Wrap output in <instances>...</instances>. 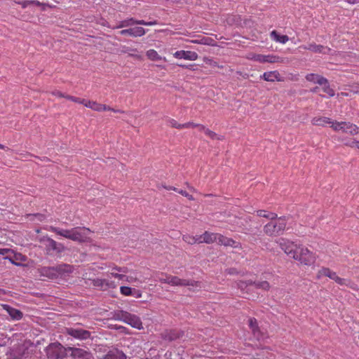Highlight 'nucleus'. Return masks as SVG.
<instances>
[{
    "label": "nucleus",
    "instance_id": "obj_45",
    "mask_svg": "<svg viewBox=\"0 0 359 359\" xmlns=\"http://www.w3.org/2000/svg\"><path fill=\"white\" fill-rule=\"evenodd\" d=\"M110 275L115 278L125 281L126 274L111 272Z\"/></svg>",
    "mask_w": 359,
    "mask_h": 359
},
{
    "label": "nucleus",
    "instance_id": "obj_16",
    "mask_svg": "<svg viewBox=\"0 0 359 359\" xmlns=\"http://www.w3.org/2000/svg\"><path fill=\"white\" fill-rule=\"evenodd\" d=\"M133 25L151 26V25H157V21L154 20V21H150V22H146L142 20H135L133 18H130L122 20V25H123L125 27H128L132 26Z\"/></svg>",
    "mask_w": 359,
    "mask_h": 359
},
{
    "label": "nucleus",
    "instance_id": "obj_39",
    "mask_svg": "<svg viewBox=\"0 0 359 359\" xmlns=\"http://www.w3.org/2000/svg\"><path fill=\"white\" fill-rule=\"evenodd\" d=\"M120 292L124 296H131L133 294V289L128 286H121L120 287Z\"/></svg>",
    "mask_w": 359,
    "mask_h": 359
},
{
    "label": "nucleus",
    "instance_id": "obj_50",
    "mask_svg": "<svg viewBox=\"0 0 359 359\" xmlns=\"http://www.w3.org/2000/svg\"><path fill=\"white\" fill-rule=\"evenodd\" d=\"M269 57L266 60V62L274 63L278 62L279 57L273 55H268Z\"/></svg>",
    "mask_w": 359,
    "mask_h": 359
},
{
    "label": "nucleus",
    "instance_id": "obj_44",
    "mask_svg": "<svg viewBox=\"0 0 359 359\" xmlns=\"http://www.w3.org/2000/svg\"><path fill=\"white\" fill-rule=\"evenodd\" d=\"M65 98L67 99V100H69L71 101H73L74 102H77V103H79V104H83L84 105H85V103H86V100L84 99H81V98L76 97H74V96H71V95H69L65 96Z\"/></svg>",
    "mask_w": 359,
    "mask_h": 359
},
{
    "label": "nucleus",
    "instance_id": "obj_64",
    "mask_svg": "<svg viewBox=\"0 0 359 359\" xmlns=\"http://www.w3.org/2000/svg\"><path fill=\"white\" fill-rule=\"evenodd\" d=\"M30 4H35V5H36V6H41V5H42V4H41V3H40V2H39V1H30Z\"/></svg>",
    "mask_w": 359,
    "mask_h": 359
},
{
    "label": "nucleus",
    "instance_id": "obj_46",
    "mask_svg": "<svg viewBox=\"0 0 359 359\" xmlns=\"http://www.w3.org/2000/svg\"><path fill=\"white\" fill-rule=\"evenodd\" d=\"M344 285H346V286L349 287L350 288H351L352 290H353L355 291H358L359 290L358 286L355 283H352L349 280H347L346 284H344Z\"/></svg>",
    "mask_w": 359,
    "mask_h": 359
},
{
    "label": "nucleus",
    "instance_id": "obj_55",
    "mask_svg": "<svg viewBox=\"0 0 359 359\" xmlns=\"http://www.w3.org/2000/svg\"><path fill=\"white\" fill-rule=\"evenodd\" d=\"M133 294L132 296H134L136 298H140L142 297V292L138 290H133Z\"/></svg>",
    "mask_w": 359,
    "mask_h": 359
},
{
    "label": "nucleus",
    "instance_id": "obj_38",
    "mask_svg": "<svg viewBox=\"0 0 359 359\" xmlns=\"http://www.w3.org/2000/svg\"><path fill=\"white\" fill-rule=\"evenodd\" d=\"M205 135L210 137L212 140H222L224 139V136L217 135L210 129L205 130Z\"/></svg>",
    "mask_w": 359,
    "mask_h": 359
},
{
    "label": "nucleus",
    "instance_id": "obj_6",
    "mask_svg": "<svg viewBox=\"0 0 359 359\" xmlns=\"http://www.w3.org/2000/svg\"><path fill=\"white\" fill-rule=\"evenodd\" d=\"M323 277H328L330 279L334 280L337 284L340 285L346 284L347 282V279L340 278L339 276H338L336 272L333 271L332 270L327 267H322L320 269L318 270L316 274L317 279H320Z\"/></svg>",
    "mask_w": 359,
    "mask_h": 359
},
{
    "label": "nucleus",
    "instance_id": "obj_47",
    "mask_svg": "<svg viewBox=\"0 0 359 359\" xmlns=\"http://www.w3.org/2000/svg\"><path fill=\"white\" fill-rule=\"evenodd\" d=\"M177 193H179L180 194L187 197L189 200L190 201H193L194 200V197L189 194L186 191H184V190H181V189H177V191H176Z\"/></svg>",
    "mask_w": 359,
    "mask_h": 359
},
{
    "label": "nucleus",
    "instance_id": "obj_12",
    "mask_svg": "<svg viewBox=\"0 0 359 359\" xmlns=\"http://www.w3.org/2000/svg\"><path fill=\"white\" fill-rule=\"evenodd\" d=\"M67 334L79 339H86L90 337V332L83 329L67 328Z\"/></svg>",
    "mask_w": 359,
    "mask_h": 359
},
{
    "label": "nucleus",
    "instance_id": "obj_36",
    "mask_svg": "<svg viewBox=\"0 0 359 359\" xmlns=\"http://www.w3.org/2000/svg\"><path fill=\"white\" fill-rule=\"evenodd\" d=\"M253 285H255L257 288L262 289L264 291H269L271 288V285L266 280L262 281H253Z\"/></svg>",
    "mask_w": 359,
    "mask_h": 359
},
{
    "label": "nucleus",
    "instance_id": "obj_20",
    "mask_svg": "<svg viewBox=\"0 0 359 359\" xmlns=\"http://www.w3.org/2000/svg\"><path fill=\"white\" fill-rule=\"evenodd\" d=\"M249 326L252 330L254 337L257 338V340L264 339L263 334L258 327L257 320L255 318L249 319Z\"/></svg>",
    "mask_w": 359,
    "mask_h": 359
},
{
    "label": "nucleus",
    "instance_id": "obj_43",
    "mask_svg": "<svg viewBox=\"0 0 359 359\" xmlns=\"http://www.w3.org/2000/svg\"><path fill=\"white\" fill-rule=\"evenodd\" d=\"M28 217H30L29 219L34 221L36 219L39 222H42L45 219V216L41 214H34V215H27Z\"/></svg>",
    "mask_w": 359,
    "mask_h": 359
},
{
    "label": "nucleus",
    "instance_id": "obj_53",
    "mask_svg": "<svg viewBox=\"0 0 359 359\" xmlns=\"http://www.w3.org/2000/svg\"><path fill=\"white\" fill-rule=\"evenodd\" d=\"M196 125H197V123H194L193 122H188V123L182 124V128H188L190 127L196 128Z\"/></svg>",
    "mask_w": 359,
    "mask_h": 359
},
{
    "label": "nucleus",
    "instance_id": "obj_15",
    "mask_svg": "<svg viewBox=\"0 0 359 359\" xmlns=\"http://www.w3.org/2000/svg\"><path fill=\"white\" fill-rule=\"evenodd\" d=\"M124 323L138 330H141L142 328V323L140 317L128 312Z\"/></svg>",
    "mask_w": 359,
    "mask_h": 359
},
{
    "label": "nucleus",
    "instance_id": "obj_35",
    "mask_svg": "<svg viewBox=\"0 0 359 359\" xmlns=\"http://www.w3.org/2000/svg\"><path fill=\"white\" fill-rule=\"evenodd\" d=\"M324 80L325 83L320 84V86H322V89L325 93L330 97H333L334 95V90L330 87L328 80L326 78Z\"/></svg>",
    "mask_w": 359,
    "mask_h": 359
},
{
    "label": "nucleus",
    "instance_id": "obj_4",
    "mask_svg": "<svg viewBox=\"0 0 359 359\" xmlns=\"http://www.w3.org/2000/svg\"><path fill=\"white\" fill-rule=\"evenodd\" d=\"M48 359H62L66 355V349L58 342L50 344L46 348Z\"/></svg>",
    "mask_w": 359,
    "mask_h": 359
},
{
    "label": "nucleus",
    "instance_id": "obj_25",
    "mask_svg": "<svg viewBox=\"0 0 359 359\" xmlns=\"http://www.w3.org/2000/svg\"><path fill=\"white\" fill-rule=\"evenodd\" d=\"M306 79L309 82L318 83L319 85L323 84L324 83H325V81L324 80L325 77H323L319 74H313V73L307 74L306 76Z\"/></svg>",
    "mask_w": 359,
    "mask_h": 359
},
{
    "label": "nucleus",
    "instance_id": "obj_26",
    "mask_svg": "<svg viewBox=\"0 0 359 359\" xmlns=\"http://www.w3.org/2000/svg\"><path fill=\"white\" fill-rule=\"evenodd\" d=\"M273 40L280 43H285L288 41L289 38L287 35H280L276 30H273L270 34Z\"/></svg>",
    "mask_w": 359,
    "mask_h": 359
},
{
    "label": "nucleus",
    "instance_id": "obj_19",
    "mask_svg": "<svg viewBox=\"0 0 359 359\" xmlns=\"http://www.w3.org/2000/svg\"><path fill=\"white\" fill-rule=\"evenodd\" d=\"M261 79L269 82L283 81V79L278 71H271L264 72L261 76Z\"/></svg>",
    "mask_w": 359,
    "mask_h": 359
},
{
    "label": "nucleus",
    "instance_id": "obj_58",
    "mask_svg": "<svg viewBox=\"0 0 359 359\" xmlns=\"http://www.w3.org/2000/svg\"><path fill=\"white\" fill-rule=\"evenodd\" d=\"M196 128H198L201 131H203L205 133V130H208V128H206L205 126L201 124L196 125Z\"/></svg>",
    "mask_w": 359,
    "mask_h": 359
},
{
    "label": "nucleus",
    "instance_id": "obj_42",
    "mask_svg": "<svg viewBox=\"0 0 359 359\" xmlns=\"http://www.w3.org/2000/svg\"><path fill=\"white\" fill-rule=\"evenodd\" d=\"M182 336V332L176 331V330H172V331H170V334H169V339L175 340L176 339L180 338Z\"/></svg>",
    "mask_w": 359,
    "mask_h": 359
},
{
    "label": "nucleus",
    "instance_id": "obj_34",
    "mask_svg": "<svg viewBox=\"0 0 359 359\" xmlns=\"http://www.w3.org/2000/svg\"><path fill=\"white\" fill-rule=\"evenodd\" d=\"M69 349L72 351V355L74 358H84L86 355L87 354V352L81 348H69Z\"/></svg>",
    "mask_w": 359,
    "mask_h": 359
},
{
    "label": "nucleus",
    "instance_id": "obj_40",
    "mask_svg": "<svg viewBox=\"0 0 359 359\" xmlns=\"http://www.w3.org/2000/svg\"><path fill=\"white\" fill-rule=\"evenodd\" d=\"M199 44H204L208 46H215V43L214 39L210 37H203L200 39Z\"/></svg>",
    "mask_w": 359,
    "mask_h": 359
},
{
    "label": "nucleus",
    "instance_id": "obj_57",
    "mask_svg": "<svg viewBox=\"0 0 359 359\" xmlns=\"http://www.w3.org/2000/svg\"><path fill=\"white\" fill-rule=\"evenodd\" d=\"M161 187H163V189H166V190H173V191H177V189L174 187H172V186H166L165 184H161Z\"/></svg>",
    "mask_w": 359,
    "mask_h": 359
},
{
    "label": "nucleus",
    "instance_id": "obj_13",
    "mask_svg": "<svg viewBox=\"0 0 359 359\" xmlns=\"http://www.w3.org/2000/svg\"><path fill=\"white\" fill-rule=\"evenodd\" d=\"M217 243L221 245L230 246L234 248L241 249V244L232 238H227L222 234L218 233V238L217 241Z\"/></svg>",
    "mask_w": 359,
    "mask_h": 359
},
{
    "label": "nucleus",
    "instance_id": "obj_52",
    "mask_svg": "<svg viewBox=\"0 0 359 359\" xmlns=\"http://www.w3.org/2000/svg\"><path fill=\"white\" fill-rule=\"evenodd\" d=\"M226 273L229 275H236L238 273L236 269L235 268H229L226 269Z\"/></svg>",
    "mask_w": 359,
    "mask_h": 359
},
{
    "label": "nucleus",
    "instance_id": "obj_14",
    "mask_svg": "<svg viewBox=\"0 0 359 359\" xmlns=\"http://www.w3.org/2000/svg\"><path fill=\"white\" fill-rule=\"evenodd\" d=\"M146 33L145 29L142 27H136L120 31V34L123 36L128 35L133 37L142 36Z\"/></svg>",
    "mask_w": 359,
    "mask_h": 359
},
{
    "label": "nucleus",
    "instance_id": "obj_3",
    "mask_svg": "<svg viewBox=\"0 0 359 359\" xmlns=\"http://www.w3.org/2000/svg\"><path fill=\"white\" fill-rule=\"evenodd\" d=\"M287 221L285 217H280L271 220L263 228L264 233L269 236L282 235L286 229Z\"/></svg>",
    "mask_w": 359,
    "mask_h": 359
},
{
    "label": "nucleus",
    "instance_id": "obj_59",
    "mask_svg": "<svg viewBox=\"0 0 359 359\" xmlns=\"http://www.w3.org/2000/svg\"><path fill=\"white\" fill-rule=\"evenodd\" d=\"M10 250L8 249H2V248H0V255H6L7 254L8 252H9Z\"/></svg>",
    "mask_w": 359,
    "mask_h": 359
},
{
    "label": "nucleus",
    "instance_id": "obj_18",
    "mask_svg": "<svg viewBox=\"0 0 359 359\" xmlns=\"http://www.w3.org/2000/svg\"><path fill=\"white\" fill-rule=\"evenodd\" d=\"M174 57L178 59H185L194 61L198 58V54L194 51L179 50L173 54Z\"/></svg>",
    "mask_w": 359,
    "mask_h": 359
},
{
    "label": "nucleus",
    "instance_id": "obj_37",
    "mask_svg": "<svg viewBox=\"0 0 359 359\" xmlns=\"http://www.w3.org/2000/svg\"><path fill=\"white\" fill-rule=\"evenodd\" d=\"M253 285V281L251 280H239L237 282L238 287L242 291L244 292L245 290L250 285Z\"/></svg>",
    "mask_w": 359,
    "mask_h": 359
},
{
    "label": "nucleus",
    "instance_id": "obj_51",
    "mask_svg": "<svg viewBox=\"0 0 359 359\" xmlns=\"http://www.w3.org/2000/svg\"><path fill=\"white\" fill-rule=\"evenodd\" d=\"M269 57V56L263 55H257L256 56V60L260 62H266V60Z\"/></svg>",
    "mask_w": 359,
    "mask_h": 359
},
{
    "label": "nucleus",
    "instance_id": "obj_29",
    "mask_svg": "<svg viewBox=\"0 0 359 359\" xmlns=\"http://www.w3.org/2000/svg\"><path fill=\"white\" fill-rule=\"evenodd\" d=\"M127 314V311L118 310L111 313V318L116 320L125 322Z\"/></svg>",
    "mask_w": 359,
    "mask_h": 359
},
{
    "label": "nucleus",
    "instance_id": "obj_30",
    "mask_svg": "<svg viewBox=\"0 0 359 359\" xmlns=\"http://www.w3.org/2000/svg\"><path fill=\"white\" fill-rule=\"evenodd\" d=\"M257 215L259 217H265L270 220H273L277 218V214L271 212H268L264 210H259L257 211Z\"/></svg>",
    "mask_w": 359,
    "mask_h": 359
},
{
    "label": "nucleus",
    "instance_id": "obj_1",
    "mask_svg": "<svg viewBox=\"0 0 359 359\" xmlns=\"http://www.w3.org/2000/svg\"><path fill=\"white\" fill-rule=\"evenodd\" d=\"M46 229L55 233L58 236L79 243L90 241L89 234L91 233V231L88 228L76 226L70 229H63L56 226H50L48 228H46Z\"/></svg>",
    "mask_w": 359,
    "mask_h": 359
},
{
    "label": "nucleus",
    "instance_id": "obj_27",
    "mask_svg": "<svg viewBox=\"0 0 359 359\" xmlns=\"http://www.w3.org/2000/svg\"><path fill=\"white\" fill-rule=\"evenodd\" d=\"M103 359H126V356L121 351H114L109 352Z\"/></svg>",
    "mask_w": 359,
    "mask_h": 359
},
{
    "label": "nucleus",
    "instance_id": "obj_7",
    "mask_svg": "<svg viewBox=\"0 0 359 359\" xmlns=\"http://www.w3.org/2000/svg\"><path fill=\"white\" fill-rule=\"evenodd\" d=\"M330 127L335 131L341 130L344 133L351 135H355L358 133V128L351 123L332 121Z\"/></svg>",
    "mask_w": 359,
    "mask_h": 359
},
{
    "label": "nucleus",
    "instance_id": "obj_48",
    "mask_svg": "<svg viewBox=\"0 0 359 359\" xmlns=\"http://www.w3.org/2000/svg\"><path fill=\"white\" fill-rule=\"evenodd\" d=\"M171 275H162L161 277L158 278V280L163 283L169 284V280Z\"/></svg>",
    "mask_w": 359,
    "mask_h": 359
},
{
    "label": "nucleus",
    "instance_id": "obj_28",
    "mask_svg": "<svg viewBox=\"0 0 359 359\" xmlns=\"http://www.w3.org/2000/svg\"><path fill=\"white\" fill-rule=\"evenodd\" d=\"M311 123L315 126H325V124L331 123V119L327 117H315L312 119Z\"/></svg>",
    "mask_w": 359,
    "mask_h": 359
},
{
    "label": "nucleus",
    "instance_id": "obj_10",
    "mask_svg": "<svg viewBox=\"0 0 359 359\" xmlns=\"http://www.w3.org/2000/svg\"><path fill=\"white\" fill-rule=\"evenodd\" d=\"M55 268L56 278H66L70 273H72L74 270V267L72 266H71L69 264H59V265L55 266Z\"/></svg>",
    "mask_w": 359,
    "mask_h": 359
},
{
    "label": "nucleus",
    "instance_id": "obj_41",
    "mask_svg": "<svg viewBox=\"0 0 359 359\" xmlns=\"http://www.w3.org/2000/svg\"><path fill=\"white\" fill-rule=\"evenodd\" d=\"M125 281L128 283H130V284L135 283H142L136 276H132V275H130V276L126 275Z\"/></svg>",
    "mask_w": 359,
    "mask_h": 359
},
{
    "label": "nucleus",
    "instance_id": "obj_11",
    "mask_svg": "<svg viewBox=\"0 0 359 359\" xmlns=\"http://www.w3.org/2000/svg\"><path fill=\"white\" fill-rule=\"evenodd\" d=\"M85 106L96 111L108 110L114 112L124 113V111L122 110H116L106 104H100L94 101H86Z\"/></svg>",
    "mask_w": 359,
    "mask_h": 359
},
{
    "label": "nucleus",
    "instance_id": "obj_2",
    "mask_svg": "<svg viewBox=\"0 0 359 359\" xmlns=\"http://www.w3.org/2000/svg\"><path fill=\"white\" fill-rule=\"evenodd\" d=\"M318 259L316 252L309 250L306 246L300 244L294 260L300 265L305 266H313Z\"/></svg>",
    "mask_w": 359,
    "mask_h": 359
},
{
    "label": "nucleus",
    "instance_id": "obj_63",
    "mask_svg": "<svg viewBox=\"0 0 359 359\" xmlns=\"http://www.w3.org/2000/svg\"><path fill=\"white\" fill-rule=\"evenodd\" d=\"M345 1L350 4H355L359 2V0H345Z\"/></svg>",
    "mask_w": 359,
    "mask_h": 359
},
{
    "label": "nucleus",
    "instance_id": "obj_5",
    "mask_svg": "<svg viewBox=\"0 0 359 359\" xmlns=\"http://www.w3.org/2000/svg\"><path fill=\"white\" fill-rule=\"evenodd\" d=\"M280 249L290 257L294 259L300 244L290 241L285 238H280L277 241Z\"/></svg>",
    "mask_w": 359,
    "mask_h": 359
},
{
    "label": "nucleus",
    "instance_id": "obj_62",
    "mask_svg": "<svg viewBox=\"0 0 359 359\" xmlns=\"http://www.w3.org/2000/svg\"><path fill=\"white\" fill-rule=\"evenodd\" d=\"M123 27H125L123 25H122V21H121V22H118V24H117V25L114 27L113 29H121V28H123Z\"/></svg>",
    "mask_w": 359,
    "mask_h": 359
},
{
    "label": "nucleus",
    "instance_id": "obj_31",
    "mask_svg": "<svg viewBox=\"0 0 359 359\" xmlns=\"http://www.w3.org/2000/svg\"><path fill=\"white\" fill-rule=\"evenodd\" d=\"M146 55L148 57V58L152 61H158V60H163L164 61H166L165 57L163 58L154 49H150V50H147L146 53Z\"/></svg>",
    "mask_w": 359,
    "mask_h": 359
},
{
    "label": "nucleus",
    "instance_id": "obj_8",
    "mask_svg": "<svg viewBox=\"0 0 359 359\" xmlns=\"http://www.w3.org/2000/svg\"><path fill=\"white\" fill-rule=\"evenodd\" d=\"M40 241L41 243H44L46 250L48 253H50L52 251L57 253H61L65 250V247L62 243H59L49 237L43 236L41 238Z\"/></svg>",
    "mask_w": 359,
    "mask_h": 359
},
{
    "label": "nucleus",
    "instance_id": "obj_56",
    "mask_svg": "<svg viewBox=\"0 0 359 359\" xmlns=\"http://www.w3.org/2000/svg\"><path fill=\"white\" fill-rule=\"evenodd\" d=\"M128 56L131 57H133L135 59H137V60H142V56L140 54H136V53H129L128 54Z\"/></svg>",
    "mask_w": 359,
    "mask_h": 359
},
{
    "label": "nucleus",
    "instance_id": "obj_23",
    "mask_svg": "<svg viewBox=\"0 0 359 359\" xmlns=\"http://www.w3.org/2000/svg\"><path fill=\"white\" fill-rule=\"evenodd\" d=\"M41 276L47 277L48 278H56L55 266H44L39 269Z\"/></svg>",
    "mask_w": 359,
    "mask_h": 359
},
{
    "label": "nucleus",
    "instance_id": "obj_49",
    "mask_svg": "<svg viewBox=\"0 0 359 359\" xmlns=\"http://www.w3.org/2000/svg\"><path fill=\"white\" fill-rule=\"evenodd\" d=\"M169 123L170 124V126L172 127V128H178V129H182V124H180L178 123L174 119H170L169 121Z\"/></svg>",
    "mask_w": 359,
    "mask_h": 359
},
{
    "label": "nucleus",
    "instance_id": "obj_32",
    "mask_svg": "<svg viewBox=\"0 0 359 359\" xmlns=\"http://www.w3.org/2000/svg\"><path fill=\"white\" fill-rule=\"evenodd\" d=\"M27 257L22 254H15L14 255L13 259H10V261L15 265L20 266L22 265L25 262H26Z\"/></svg>",
    "mask_w": 359,
    "mask_h": 359
},
{
    "label": "nucleus",
    "instance_id": "obj_17",
    "mask_svg": "<svg viewBox=\"0 0 359 359\" xmlns=\"http://www.w3.org/2000/svg\"><path fill=\"white\" fill-rule=\"evenodd\" d=\"M218 238V233L210 232L205 231L203 234L199 236V243H207L211 244L217 242Z\"/></svg>",
    "mask_w": 359,
    "mask_h": 359
},
{
    "label": "nucleus",
    "instance_id": "obj_54",
    "mask_svg": "<svg viewBox=\"0 0 359 359\" xmlns=\"http://www.w3.org/2000/svg\"><path fill=\"white\" fill-rule=\"evenodd\" d=\"M52 94L53 95H55L57 97H65V96H67V95H65L63 94L62 93H61L60 91L59 90H54L52 92Z\"/></svg>",
    "mask_w": 359,
    "mask_h": 359
},
{
    "label": "nucleus",
    "instance_id": "obj_33",
    "mask_svg": "<svg viewBox=\"0 0 359 359\" xmlns=\"http://www.w3.org/2000/svg\"><path fill=\"white\" fill-rule=\"evenodd\" d=\"M182 240L189 244V245H194L195 243H199V236H194L189 234H185L182 236Z\"/></svg>",
    "mask_w": 359,
    "mask_h": 359
},
{
    "label": "nucleus",
    "instance_id": "obj_21",
    "mask_svg": "<svg viewBox=\"0 0 359 359\" xmlns=\"http://www.w3.org/2000/svg\"><path fill=\"white\" fill-rule=\"evenodd\" d=\"M2 307L7 311L13 320H18L22 318L23 314L20 310L12 308L8 304H3Z\"/></svg>",
    "mask_w": 359,
    "mask_h": 359
},
{
    "label": "nucleus",
    "instance_id": "obj_22",
    "mask_svg": "<svg viewBox=\"0 0 359 359\" xmlns=\"http://www.w3.org/2000/svg\"><path fill=\"white\" fill-rule=\"evenodd\" d=\"M305 50H309L314 53H327L330 49L322 45H317L316 43H311L308 46H302Z\"/></svg>",
    "mask_w": 359,
    "mask_h": 359
},
{
    "label": "nucleus",
    "instance_id": "obj_60",
    "mask_svg": "<svg viewBox=\"0 0 359 359\" xmlns=\"http://www.w3.org/2000/svg\"><path fill=\"white\" fill-rule=\"evenodd\" d=\"M118 272L123 273L124 274L128 273V270L126 267H122L121 269H118Z\"/></svg>",
    "mask_w": 359,
    "mask_h": 359
},
{
    "label": "nucleus",
    "instance_id": "obj_9",
    "mask_svg": "<svg viewBox=\"0 0 359 359\" xmlns=\"http://www.w3.org/2000/svg\"><path fill=\"white\" fill-rule=\"evenodd\" d=\"M169 285L172 286H192L201 287V283L194 280L182 279L177 276H171Z\"/></svg>",
    "mask_w": 359,
    "mask_h": 359
},
{
    "label": "nucleus",
    "instance_id": "obj_61",
    "mask_svg": "<svg viewBox=\"0 0 359 359\" xmlns=\"http://www.w3.org/2000/svg\"><path fill=\"white\" fill-rule=\"evenodd\" d=\"M21 4H22V6L23 8H25V7H27V5H29V4H30V1H22V2L21 3Z\"/></svg>",
    "mask_w": 359,
    "mask_h": 359
},
{
    "label": "nucleus",
    "instance_id": "obj_24",
    "mask_svg": "<svg viewBox=\"0 0 359 359\" xmlns=\"http://www.w3.org/2000/svg\"><path fill=\"white\" fill-rule=\"evenodd\" d=\"M94 285L97 287H101L102 289L105 290L108 287H116V285L114 282H109L106 279H96L94 280Z\"/></svg>",
    "mask_w": 359,
    "mask_h": 359
}]
</instances>
